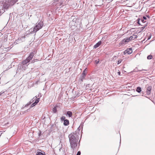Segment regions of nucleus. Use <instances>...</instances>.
Listing matches in <instances>:
<instances>
[{
  "instance_id": "1",
  "label": "nucleus",
  "mask_w": 155,
  "mask_h": 155,
  "mask_svg": "<svg viewBox=\"0 0 155 155\" xmlns=\"http://www.w3.org/2000/svg\"><path fill=\"white\" fill-rule=\"evenodd\" d=\"M68 138L71 147L74 150L77 147L78 139L77 134L74 132L71 133L68 135Z\"/></svg>"
},
{
  "instance_id": "2",
  "label": "nucleus",
  "mask_w": 155,
  "mask_h": 155,
  "mask_svg": "<svg viewBox=\"0 0 155 155\" xmlns=\"http://www.w3.org/2000/svg\"><path fill=\"white\" fill-rule=\"evenodd\" d=\"M34 54L33 52H31L29 56L25 60L23 61L21 63L24 65H27V64L30 61L33 57Z\"/></svg>"
},
{
  "instance_id": "3",
  "label": "nucleus",
  "mask_w": 155,
  "mask_h": 155,
  "mask_svg": "<svg viewBox=\"0 0 155 155\" xmlns=\"http://www.w3.org/2000/svg\"><path fill=\"white\" fill-rule=\"evenodd\" d=\"M43 25V22L41 21L38 23L35 27V31H37L41 28Z\"/></svg>"
},
{
  "instance_id": "4",
  "label": "nucleus",
  "mask_w": 155,
  "mask_h": 155,
  "mask_svg": "<svg viewBox=\"0 0 155 155\" xmlns=\"http://www.w3.org/2000/svg\"><path fill=\"white\" fill-rule=\"evenodd\" d=\"M27 67L28 65H24L21 63L19 65L18 68V69L23 71L25 70Z\"/></svg>"
},
{
  "instance_id": "5",
  "label": "nucleus",
  "mask_w": 155,
  "mask_h": 155,
  "mask_svg": "<svg viewBox=\"0 0 155 155\" xmlns=\"http://www.w3.org/2000/svg\"><path fill=\"white\" fill-rule=\"evenodd\" d=\"M132 49L131 48H129L126 50L124 52V54H130L132 53Z\"/></svg>"
},
{
  "instance_id": "6",
  "label": "nucleus",
  "mask_w": 155,
  "mask_h": 155,
  "mask_svg": "<svg viewBox=\"0 0 155 155\" xmlns=\"http://www.w3.org/2000/svg\"><path fill=\"white\" fill-rule=\"evenodd\" d=\"M10 4H8L7 3H6L5 2L3 5V8L4 9V11L5 12V10H7L10 6Z\"/></svg>"
},
{
  "instance_id": "7",
  "label": "nucleus",
  "mask_w": 155,
  "mask_h": 155,
  "mask_svg": "<svg viewBox=\"0 0 155 155\" xmlns=\"http://www.w3.org/2000/svg\"><path fill=\"white\" fill-rule=\"evenodd\" d=\"M18 0H9L8 3L11 5H13L15 3L18 2Z\"/></svg>"
},
{
  "instance_id": "8",
  "label": "nucleus",
  "mask_w": 155,
  "mask_h": 155,
  "mask_svg": "<svg viewBox=\"0 0 155 155\" xmlns=\"http://www.w3.org/2000/svg\"><path fill=\"white\" fill-rule=\"evenodd\" d=\"M152 89V87L149 86L147 88L146 93L147 95H149L151 93V91Z\"/></svg>"
},
{
  "instance_id": "9",
  "label": "nucleus",
  "mask_w": 155,
  "mask_h": 155,
  "mask_svg": "<svg viewBox=\"0 0 155 155\" xmlns=\"http://www.w3.org/2000/svg\"><path fill=\"white\" fill-rule=\"evenodd\" d=\"M101 44V41H98L97 43H96L94 46V48H96L98 47Z\"/></svg>"
},
{
  "instance_id": "10",
  "label": "nucleus",
  "mask_w": 155,
  "mask_h": 155,
  "mask_svg": "<svg viewBox=\"0 0 155 155\" xmlns=\"http://www.w3.org/2000/svg\"><path fill=\"white\" fill-rule=\"evenodd\" d=\"M137 37V35L134 34L133 36H130L129 38L130 41L133 40L136 38Z\"/></svg>"
},
{
  "instance_id": "11",
  "label": "nucleus",
  "mask_w": 155,
  "mask_h": 155,
  "mask_svg": "<svg viewBox=\"0 0 155 155\" xmlns=\"http://www.w3.org/2000/svg\"><path fill=\"white\" fill-rule=\"evenodd\" d=\"M63 124L64 125L67 126L69 124V121L68 119H66L64 121Z\"/></svg>"
},
{
  "instance_id": "12",
  "label": "nucleus",
  "mask_w": 155,
  "mask_h": 155,
  "mask_svg": "<svg viewBox=\"0 0 155 155\" xmlns=\"http://www.w3.org/2000/svg\"><path fill=\"white\" fill-rule=\"evenodd\" d=\"M72 113L71 111H68L67 112L66 114L67 116H68L69 117H72Z\"/></svg>"
},
{
  "instance_id": "13",
  "label": "nucleus",
  "mask_w": 155,
  "mask_h": 155,
  "mask_svg": "<svg viewBox=\"0 0 155 155\" xmlns=\"http://www.w3.org/2000/svg\"><path fill=\"white\" fill-rule=\"evenodd\" d=\"M86 69H85L83 71L82 74V79H84L85 78V76L86 75Z\"/></svg>"
},
{
  "instance_id": "14",
  "label": "nucleus",
  "mask_w": 155,
  "mask_h": 155,
  "mask_svg": "<svg viewBox=\"0 0 155 155\" xmlns=\"http://www.w3.org/2000/svg\"><path fill=\"white\" fill-rule=\"evenodd\" d=\"M83 123L82 122L80 126H79V127L78 129V131H80L81 129H82L83 126Z\"/></svg>"
},
{
  "instance_id": "15",
  "label": "nucleus",
  "mask_w": 155,
  "mask_h": 155,
  "mask_svg": "<svg viewBox=\"0 0 155 155\" xmlns=\"http://www.w3.org/2000/svg\"><path fill=\"white\" fill-rule=\"evenodd\" d=\"M35 29L34 27V28H31V29H30L29 30V31L32 34L33 32L34 33H36L37 32V31H35Z\"/></svg>"
},
{
  "instance_id": "16",
  "label": "nucleus",
  "mask_w": 155,
  "mask_h": 155,
  "mask_svg": "<svg viewBox=\"0 0 155 155\" xmlns=\"http://www.w3.org/2000/svg\"><path fill=\"white\" fill-rule=\"evenodd\" d=\"M130 41V40L129 38H126L124 39V41L125 42V44H126L127 43L129 42Z\"/></svg>"
},
{
  "instance_id": "17",
  "label": "nucleus",
  "mask_w": 155,
  "mask_h": 155,
  "mask_svg": "<svg viewBox=\"0 0 155 155\" xmlns=\"http://www.w3.org/2000/svg\"><path fill=\"white\" fill-rule=\"evenodd\" d=\"M136 91L138 93H140L141 91V88L140 87H137L136 89Z\"/></svg>"
},
{
  "instance_id": "18",
  "label": "nucleus",
  "mask_w": 155,
  "mask_h": 155,
  "mask_svg": "<svg viewBox=\"0 0 155 155\" xmlns=\"http://www.w3.org/2000/svg\"><path fill=\"white\" fill-rule=\"evenodd\" d=\"M137 23L140 25H141V26H143V25L141 23V19H139V18H138L137 20Z\"/></svg>"
},
{
  "instance_id": "19",
  "label": "nucleus",
  "mask_w": 155,
  "mask_h": 155,
  "mask_svg": "<svg viewBox=\"0 0 155 155\" xmlns=\"http://www.w3.org/2000/svg\"><path fill=\"white\" fill-rule=\"evenodd\" d=\"M37 155H45L44 152H38L36 153Z\"/></svg>"
},
{
  "instance_id": "20",
  "label": "nucleus",
  "mask_w": 155,
  "mask_h": 155,
  "mask_svg": "<svg viewBox=\"0 0 155 155\" xmlns=\"http://www.w3.org/2000/svg\"><path fill=\"white\" fill-rule=\"evenodd\" d=\"M58 106L56 105V106L54 107L53 109L52 110L54 113H56L57 112V107H58Z\"/></svg>"
},
{
  "instance_id": "21",
  "label": "nucleus",
  "mask_w": 155,
  "mask_h": 155,
  "mask_svg": "<svg viewBox=\"0 0 155 155\" xmlns=\"http://www.w3.org/2000/svg\"><path fill=\"white\" fill-rule=\"evenodd\" d=\"M147 36L148 37L147 41L149 40L151 38V35L150 33H148L147 35Z\"/></svg>"
},
{
  "instance_id": "22",
  "label": "nucleus",
  "mask_w": 155,
  "mask_h": 155,
  "mask_svg": "<svg viewBox=\"0 0 155 155\" xmlns=\"http://www.w3.org/2000/svg\"><path fill=\"white\" fill-rule=\"evenodd\" d=\"M35 97H33L32 99L31 100V101H30V102L31 103L32 102H33L34 100H35V99L37 97L36 96L35 97Z\"/></svg>"
},
{
  "instance_id": "23",
  "label": "nucleus",
  "mask_w": 155,
  "mask_h": 155,
  "mask_svg": "<svg viewBox=\"0 0 155 155\" xmlns=\"http://www.w3.org/2000/svg\"><path fill=\"white\" fill-rule=\"evenodd\" d=\"M152 58V56L151 55H148L147 57V59L148 60L151 59Z\"/></svg>"
},
{
  "instance_id": "24",
  "label": "nucleus",
  "mask_w": 155,
  "mask_h": 155,
  "mask_svg": "<svg viewBox=\"0 0 155 155\" xmlns=\"http://www.w3.org/2000/svg\"><path fill=\"white\" fill-rule=\"evenodd\" d=\"M65 119V117L64 116H63L61 117V121H64V120H66Z\"/></svg>"
},
{
  "instance_id": "25",
  "label": "nucleus",
  "mask_w": 155,
  "mask_h": 155,
  "mask_svg": "<svg viewBox=\"0 0 155 155\" xmlns=\"http://www.w3.org/2000/svg\"><path fill=\"white\" fill-rule=\"evenodd\" d=\"M120 44L121 45H122L123 44H125V43L124 41V39H123L120 42Z\"/></svg>"
},
{
  "instance_id": "26",
  "label": "nucleus",
  "mask_w": 155,
  "mask_h": 155,
  "mask_svg": "<svg viewBox=\"0 0 155 155\" xmlns=\"http://www.w3.org/2000/svg\"><path fill=\"white\" fill-rule=\"evenodd\" d=\"M39 98H37V99L36 100H35V103L36 104H37V103L39 102Z\"/></svg>"
},
{
  "instance_id": "27",
  "label": "nucleus",
  "mask_w": 155,
  "mask_h": 155,
  "mask_svg": "<svg viewBox=\"0 0 155 155\" xmlns=\"http://www.w3.org/2000/svg\"><path fill=\"white\" fill-rule=\"evenodd\" d=\"M146 26V25H145V26L144 25L143 27H142L141 28H140V32L141 31H143L145 28Z\"/></svg>"
},
{
  "instance_id": "28",
  "label": "nucleus",
  "mask_w": 155,
  "mask_h": 155,
  "mask_svg": "<svg viewBox=\"0 0 155 155\" xmlns=\"http://www.w3.org/2000/svg\"><path fill=\"white\" fill-rule=\"evenodd\" d=\"M4 41H6L7 40V35H6L4 37Z\"/></svg>"
},
{
  "instance_id": "29",
  "label": "nucleus",
  "mask_w": 155,
  "mask_h": 155,
  "mask_svg": "<svg viewBox=\"0 0 155 155\" xmlns=\"http://www.w3.org/2000/svg\"><path fill=\"white\" fill-rule=\"evenodd\" d=\"M36 105V104L35 102H34L31 106V107H32L35 106Z\"/></svg>"
},
{
  "instance_id": "30",
  "label": "nucleus",
  "mask_w": 155,
  "mask_h": 155,
  "mask_svg": "<svg viewBox=\"0 0 155 155\" xmlns=\"http://www.w3.org/2000/svg\"><path fill=\"white\" fill-rule=\"evenodd\" d=\"M141 19V22L142 23V24L145 23L146 22V21L143 19Z\"/></svg>"
},
{
  "instance_id": "31",
  "label": "nucleus",
  "mask_w": 155,
  "mask_h": 155,
  "mask_svg": "<svg viewBox=\"0 0 155 155\" xmlns=\"http://www.w3.org/2000/svg\"><path fill=\"white\" fill-rule=\"evenodd\" d=\"M122 61V60H120L118 61V63H117V64H120L121 62Z\"/></svg>"
},
{
  "instance_id": "32",
  "label": "nucleus",
  "mask_w": 155,
  "mask_h": 155,
  "mask_svg": "<svg viewBox=\"0 0 155 155\" xmlns=\"http://www.w3.org/2000/svg\"><path fill=\"white\" fill-rule=\"evenodd\" d=\"M31 104V103H30V102H29L27 104H26L25 105V107L28 106V105H29L30 104Z\"/></svg>"
},
{
  "instance_id": "33",
  "label": "nucleus",
  "mask_w": 155,
  "mask_h": 155,
  "mask_svg": "<svg viewBox=\"0 0 155 155\" xmlns=\"http://www.w3.org/2000/svg\"><path fill=\"white\" fill-rule=\"evenodd\" d=\"M81 154V152L80 151H78L76 154V155H80Z\"/></svg>"
},
{
  "instance_id": "34",
  "label": "nucleus",
  "mask_w": 155,
  "mask_h": 155,
  "mask_svg": "<svg viewBox=\"0 0 155 155\" xmlns=\"http://www.w3.org/2000/svg\"><path fill=\"white\" fill-rule=\"evenodd\" d=\"M5 91H1V92H0V96L1 95H2V94H4V93H5Z\"/></svg>"
},
{
  "instance_id": "35",
  "label": "nucleus",
  "mask_w": 155,
  "mask_h": 155,
  "mask_svg": "<svg viewBox=\"0 0 155 155\" xmlns=\"http://www.w3.org/2000/svg\"><path fill=\"white\" fill-rule=\"evenodd\" d=\"M99 60H96L95 61V63L97 64L99 63Z\"/></svg>"
},
{
  "instance_id": "36",
  "label": "nucleus",
  "mask_w": 155,
  "mask_h": 155,
  "mask_svg": "<svg viewBox=\"0 0 155 155\" xmlns=\"http://www.w3.org/2000/svg\"><path fill=\"white\" fill-rule=\"evenodd\" d=\"M137 68H136L135 69H134V72H137Z\"/></svg>"
},
{
  "instance_id": "37",
  "label": "nucleus",
  "mask_w": 155,
  "mask_h": 155,
  "mask_svg": "<svg viewBox=\"0 0 155 155\" xmlns=\"http://www.w3.org/2000/svg\"><path fill=\"white\" fill-rule=\"evenodd\" d=\"M4 11H3V10L2 9V11L1 10H0V15L1 14V13H3Z\"/></svg>"
},
{
  "instance_id": "38",
  "label": "nucleus",
  "mask_w": 155,
  "mask_h": 155,
  "mask_svg": "<svg viewBox=\"0 0 155 155\" xmlns=\"http://www.w3.org/2000/svg\"><path fill=\"white\" fill-rule=\"evenodd\" d=\"M143 19L145 20L147 19V18L146 17L144 16L143 17Z\"/></svg>"
},
{
  "instance_id": "39",
  "label": "nucleus",
  "mask_w": 155,
  "mask_h": 155,
  "mask_svg": "<svg viewBox=\"0 0 155 155\" xmlns=\"http://www.w3.org/2000/svg\"><path fill=\"white\" fill-rule=\"evenodd\" d=\"M18 41H19V39L16 40L15 42L16 43H17L18 42Z\"/></svg>"
},
{
  "instance_id": "40",
  "label": "nucleus",
  "mask_w": 155,
  "mask_h": 155,
  "mask_svg": "<svg viewBox=\"0 0 155 155\" xmlns=\"http://www.w3.org/2000/svg\"><path fill=\"white\" fill-rule=\"evenodd\" d=\"M106 1H107L109 2H111L113 1V0H106Z\"/></svg>"
},
{
  "instance_id": "41",
  "label": "nucleus",
  "mask_w": 155,
  "mask_h": 155,
  "mask_svg": "<svg viewBox=\"0 0 155 155\" xmlns=\"http://www.w3.org/2000/svg\"><path fill=\"white\" fill-rule=\"evenodd\" d=\"M118 74L119 75H120V71H119V72H118Z\"/></svg>"
},
{
  "instance_id": "42",
  "label": "nucleus",
  "mask_w": 155,
  "mask_h": 155,
  "mask_svg": "<svg viewBox=\"0 0 155 155\" xmlns=\"http://www.w3.org/2000/svg\"><path fill=\"white\" fill-rule=\"evenodd\" d=\"M147 18H150V16L149 15H147Z\"/></svg>"
},
{
  "instance_id": "43",
  "label": "nucleus",
  "mask_w": 155,
  "mask_h": 155,
  "mask_svg": "<svg viewBox=\"0 0 155 155\" xmlns=\"http://www.w3.org/2000/svg\"><path fill=\"white\" fill-rule=\"evenodd\" d=\"M33 62H34V61H31V63H33Z\"/></svg>"
},
{
  "instance_id": "44",
  "label": "nucleus",
  "mask_w": 155,
  "mask_h": 155,
  "mask_svg": "<svg viewBox=\"0 0 155 155\" xmlns=\"http://www.w3.org/2000/svg\"><path fill=\"white\" fill-rule=\"evenodd\" d=\"M41 133H40L39 134V136H40L41 135Z\"/></svg>"
},
{
  "instance_id": "45",
  "label": "nucleus",
  "mask_w": 155,
  "mask_h": 155,
  "mask_svg": "<svg viewBox=\"0 0 155 155\" xmlns=\"http://www.w3.org/2000/svg\"><path fill=\"white\" fill-rule=\"evenodd\" d=\"M120 143H121V138L120 139Z\"/></svg>"
},
{
  "instance_id": "46",
  "label": "nucleus",
  "mask_w": 155,
  "mask_h": 155,
  "mask_svg": "<svg viewBox=\"0 0 155 155\" xmlns=\"http://www.w3.org/2000/svg\"><path fill=\"white\" fill-rule=\"evenodd\" d=\"M145 39L144 40H143V41H145Z\"/></svg>"
}]
</instances>
